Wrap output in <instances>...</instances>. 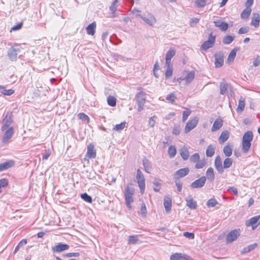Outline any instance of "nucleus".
I'll list each match as a JSON object with an SVG mask.
<instances>
[{"instance_id": "nucleus-1", "label": "nucleus", "mask_w": 260, "mask_h": 260, "mask_svg": "<svg viewBox=\"0 0 260 260\" xmlns=\"http://www.w3.org/2000/svg\"><path fill=\"white\" fill-rule=\"evenodd\" d=\"M134 189L127 185L125 188L124 197L126 206L131 208V203L134 202L133 194L134 193Z\"/></svg>"}, {"instance_id": "nucleus-2", "label": "nucleus", "mask_w": 260, "mask_h": 260, "mask_svg": "<svg viewBox=\"0 0 260 260\" xmlns=\"http://www.w3.org/2000/svg\"><path fill=\"white\" fill-rule=\"evenodd\" d=\"M136 179L141 193H143L145 188V180L144 176L140 169L137 172Z\"/></svg>"}, {"instance_id": "nucleus-3", "label": "nucleus", "mask_w": 260, "mask_h": 260, "mask_svg": "<svg viewBox=\"0 0 260 260\" xmlns=\"http://www.w3.org/2000/svg\"><path fill=\"white\" fill-rule=\"evenodd\" d=\"M216 37L213 36L212 33L210 34L207 41H205L201 45V48L204 51L207 50L209 48L212 47L215 42Z\"/></svg>"}, {"instance_id": "nucleus-4", "label": "nucleus", "mask_w": 260, "mask_h": 260, "mask_svg": "<svg viewBox=\"0 0 260 260\" xmlns=\"http://www.w3.org/2000/svg\"><path fill=\"white\" fill-rule=\"evenodd\" d=\"M145 94L143 92L138 93L136 96L137 103L138 106V110L141 112L144 109V104L145 103Z\"/></svg>"}, {"instance_id": "nucleus-5", "label": "nucleus", "mask_w": 260, "mask_h": 260, "mask_svg": "<svg viewBox=\"0 0 260 260\" xmlns=\"http://www.w3.org/2000/svg\"><path fill=\"white\" fill-rule=\"evenodd\" d=\"M260 215H257L250 218L247 220L245 222V225L247 226H251L252 230L255 229L259 224Z\"/></svg>"}, {"instance_id": "nucleus-6", "label": "nucleus", "mask_w": 260, "mask_h": 260, "mask_svg": "<svg viewBox=\"0 0 260 260\" xmlns=\"http://www.w3.org/2000/svg\"><path fill=\"white\" fill-rule=\"evenodd\" d=\"M194 76L195 73L194 71H185L183 75L178 79V81L180 82L179 81L180 80H185L186 83H189L193 80L194 78Z\"/></svg>"}, {"instance_id": "nucleus-7", "label": "nucleus", "mask_w": 260, "mask_h": 260, "mask_svg": "<svg viewBox=\"0 0 260 260\" xmlns=\"http://www.w3.org/2000/svg\"><path fill=\"white\" fill-rule=\"evenodd\" d=\"M141 18L149 26L154 25L156 22V19L151 13H148L146 16H141Z\"/></svg>"}, {"instance_id": "nucleus-8", "label": "nucleus", "mask_w": 260, "mask_h": 260, "mask_svg": "<svg viewBox=\"0 0 260 260\" xmlns=\"http://www.w3.org/2000/svg\"><path fill=\"white\" fill-rule=\"evenodd\" d=\"M206 182V177L205 176H202L191 183L190 186L192 189L201 188L204 186Z\"/></svg>"}, {"instance_id": "nucleus-9", "label": "nucleus", "mask_w": 260, "mask_h": 260, "mask_svg": "<svg viewBox=\"0 0 260 260\" xmlns=\"http://www.w3.org/2000/svg\"><path fill=\"white\" fill-rule=\"evenodd\" d=\"M198 118L197 117L189 120L185 125L184 128L185 133L187 134L189 133L191 130L193 129L197 126L198 123Z\"/></svg>"}, {"instance_id": "nucleus-10", "label": "nucleus", "mask_w": 260, "mask_h": 260, "mask_svg": "<svg viewBox=\"0 0 260 260\" xmlns=\"http://www.w3.org/2000/svg\"><path fill=\"white\" fill-rule=\"evenodd\" d=\"M13 122L12 115L11 113H8L4 118L3 120V125L2 126V130L3 131H5L9 126L12 124Z\"/></svg>"}, {"instance_id": "nucleus-11", "label": "nucleus", "mask_w": 260, "mask_h": 260, "mask_svg": "<svg viewBox=\"0 0 260 260\" xmlns=\"http://www.w3.org/2000/svg\"><path fill=\"white\" fill-rule=\"evenodd\" d=\"M240 235L239 230H234L230 232L226 236V242L231 243L237 239Z\"/></svg>"}, {"instance_id": "nucleus-12", "label": "nucleus", "mask_w": 260, "mask_h": 260, "mask_svg": "<svg viewBox=\"0 0 260 260\" xmlns=\"http://www.w3.org/2000/svg\"><path fill=\"white\" fill-rule=\"evenodd\" d=\"M171 260H192V259L186 254L181 253H175L170 256Z\"/></svg>"}, {"instance_id": "nucleus-13", "label": "nucleus", "mask_w": 260, "mask_h": 260, "mask_svg": "<svg viewBox=\"0 0 260 260\" xmlns=\"http://www.w3.org/2000/svg\"><path fill=\"white\" fill-rule=\"evenodd\" d=\"M13 133V127H9L4 133V134L3 136L2 142L3 143H7L9 140L12 138Z\"/></svg>"}, {"instance_id": "nucleus-14", "label": "nucleus", "mask_w": 260, "mask_h": 260, "mask_svg": "<svg viewBox=\"0 0 260 260\" xmlns=\"http://www.w3.org/2000/svg\"><path fill=\"white\" fill-rule=\"evenodd\" d=\"M215 65L216 68H220L223 64V55L222 53H218L215 54Z\"/></svg>"}, {"instance_id": "nucleus-15", "label": "nucleus", "mask_w": 260, "mask_h": 260, "mask_svg": "<svg viewBox=\"0 0 260 260\" xmlns=\"http://www.w3.org/2000/svg\"><path fill=\"white\" fill-rule=\"evenodd\" d=\"M189 172V170L188 168L181 169L176 172L174 174V177L176 179L183 177L187 175Z\"/></svg>"}, {"instance_id": "nucleus-16", "label": "nucleus", "mask_w": 260, "mask_h": 260, "mask_svg": "<svg viewBox=\"0 0 260 260\" xmlns=\"http://www.w3.org/2000/svg\"><path fill=\"white\" fill-rule=\"evenodd\" d=\"M96 156V151L94 146L92 144H89L87 146L86 157L88 158H93Z\"/></svg>"}, {"instance_id": "nucleus-17", "label": "nucleus", "mask_w": 260, "mask_h": 260, "mask_svg": "<svg viewBox=\"0 0 260 260\" xmlns=\"http://www.w3.org/2000/svg\"><path fill=\"white\" fill-rule=\"evenodd\" d=\"M215 167L219 173L222 174L224 172L222 165V159L220 156H217L215 159Z\"/></svg>"}, {"instance_id": "nucleus-18", "label": "nucleus", "mask_w": 260, "mask_h": 260, "mask_svg": "<svg viewBox=\"0 0 260 260\" xmlns=\"http://www.w3.org/2000/svg\"><path fill=\"white\" fill-rule=\"evenodd\" d=\"M186 205L191 209H195L197 208V202L191 196H188L186 199Z\"/></svg>"}, {"instance_id": "nucleus-19", "label": "nucleus", "mask_w": 260, "mask_h": 260, "mask_svg": "<svg viewBox=\"0 0 260 260\" xmlns=\"http://www.w3.org/2000/svg\"><path fill=\"white\" fill-rule=\"evenodd\" d=\"M69 248V246L67 244L59 243L55 247L52 248L54 252H59L63 250H68Z\"/></svg>"}, {"instance_id": "nucleus-20", "label": "nucleus", "mask_w": 260, "mask_h": 260, "mask_svg": "<svg viewBox=\"0 0 260 260\" xmlns=\"http://www.w3.org/2000/svg\"><path fill=\"white\" fill-rule=\"evenodd\" d=\"M223 125V120L221 118H217L214 121L211 128L212 132H215L219 129Z\"/></svg>"}, {"instance_id": "nucleus-21", "label": "nucleus", "mask_w": 260, "mask_h": 260, "mask_svg": "<svg viewBox=\"0 0 260 260\" xmlns=\"http://www.w3.org/2000/svg\"><path fill=\"white\" fill-rule=\"evenodd\" d=\"M214 23L215 26L218 27L222 31H225L228 28V24L221 21L220 20L214 21Z\"/></svg>"}, {"instance_id": "nucleus-22", "label": "nucleus", "mask_w": 260, "mask_h": 260, "mask_svg": "<svg viewBox=\"0 0 260 260\" xmlns=\"http://www.w3.org/2000/svg\"><path fill=\"white\" fill-rule=\"evenodd\" d=\"M164 205L166 211L169 213L171 211L172 207V199L170 197H166L164 199Z\"/></svg>"}, {"instance_id": "nucleus-23", "label": "nucleus", "mask_w": 260, "mask_h": 260, "mask_svg": "<svg viewBox=\"0 0 260 260\" xmlns=\"http://www.w3.org/2000/svg\"><path fill=\"white\" fill-rule=\"evenodd\" d=\"M96 26L95 22H93L88 25L86 28L87 34L89 35L93 36L95 33Z\"/></svg>"}, {"instance_id": "nucleus-24", "label": "nucleus", "mask_w": 260, "mask_h": 260, "mask_svg": "<svg viewBox=\"0 0 260 260\" xmlns=\"http://www.w3.org/2000/svg\"><path fill=\"white\" fill-rule=\"evenodd\" d=\"M14 165V161L12 160H9L8 161L4 162L0 164V171L8 169L12 167Z\"/></svg>"}, {"instance_id": "nucleus-25", "label": "nucleus", "mask_w": 260, "mask_h": 260, "mask_svg": "<svg viewBox=\"0 0 260 260\" xmlns=\"http://www.w3.org/2000/svg\"><path fill=\"white\" fill-rule=\"evenodd\" d=\"M253 17L252 18L251 25L257 28L259 26L260 22L259 15L258 13H254Z\"/></svg>"}, {"instance_id": "nucleus-26", "label": "nucleus", "mask_w": 260, "mask_h": 260, "mask_svg": "<svg viewBox=\"0 0 260 260\" xmlns=\"http://www.w3.org/2000/svg\"><path fill=\"white\" fill-rule=\"evenodd\" d=\"M17 50L13 48H11L8 52V56L11 60H16L17 59Z\"/></svg>"}, {"instance_id": "nucleus-27", "label": "nucleus", "mask_w": 260, "mask_h": 260, "mask_svg": "<svg viewBox=\"0 0 260 260\" xmlns=\"http://www.w3.org/2000/svg\"><path fill=\"white\" fill-rule=\"evenodd\" d=\"M118 1H113L110 7V10L111 11L112 14L111 17L117 16L116 11L117 10V7H118Z\"/></svg>"}, {"instance_id": "nucleus-28", "label": "nucleus", "mask_w": 260, "mask_h": 260, "mask_svg": "<svg viewBox=\"0 0 260 260\" xmlns=\"http://www.w3.org/2000/svg\"><path fill=\"white\" fill-rule=\"evenodd\" d=\"M229 132L228 131H223L219 138V142L220 143L225 142L229 137Z\"/></svg>"}, {"instance_id": "nucleus-29", "label": "nucleus", "mask_w": 260, "mask_h": 260, "mask_svg": "<svg viewBox=\"0 0 260 260\" xmlns=\"http://www.w3.org/2000/svg\"><path fill=\"white\" fill-rule=\"evenodd\" d=\"M180 154L184 160H187L189 157V151L185 146L180 149Z\"/></svg>"}, {"instance_id": "nucleus-30", "label": "nucleus", "mask_w": 260, "mask_h": 260, "mask_svg": "<svg viewBox=\"0 0 260 260\" xmlns=\"http://www.w3.org/2000/svg\"><path fill=\"white\" fill-rule=\"evenodd\" d=\"M206 177L211 181H213L215 178V175L214 173V170L212 168H209L208 169L206 172Z\"/></svg>"}, {"instance_id": "nucleus-31", "label": "nucleus", "mask_w": 260, "mask_h": 260, "mask_svg": "<svg viewBox=\"0 0 260 260\" xmlns=\"http://www.w3.org/2000/svg\"><path fill=\"white\" fill-rule=\"evenodd\" d=\"M215 153V147L212 144L209 145L206 151V154L207 157H212Z\"/></svg>"}, {"instance_id": "nucleus-32", "label": "nucleus", "mask_w": 260, "mask_h": 260, "mask_svg": "<svg viewBox=\"0 0 260 260\" xmlns=\"http://www.w3.org/2000/svg\"><path fill=\"white\" fill-rule=\"evenodd\" d=\"M1 92L6 95H10L14 93V90L13 89H7L6 87L3 85H0Z\"/></svg>"}, {"instance_id": "nucleus-33", "label": "nucleus", "mask_w": 260, "mask_h": 260, "mask_svg": "<svg viewBox=\"0 0 260 260\" xmlns=\"http://www.w3.org/2000/svg\"><path fill=\"white\" fill-rule=\"evenodd\" d=\"M251 143L242 140V151L244 153H247L251 147Z\"/></svg>"}, {"instance_id": "nucleus-34", "label": "nucleus", "mask_w": 260, "mask_h": 260, "mask_svg": "<svg viewBox=\"0 0 260 260\" xmlns=\"http://www.w3.org/2000/svg\"><path fill=\"white\" fill-rule=\"evenodd\" d=\"M253 139V134L251 131L246 132L243 136L242 140L246 141H249L251 143Z\"/></svg>"}, {"instance_id": "nucleus-35", "label": "nucleus", "mask_w": 260, "mask_h": 260, "mask_svg": "<svg viewBox=\"0 0 260 260\" xmlns=\"http://www.w3.org/2000/svg\"><path fill=\"white\" fill-rule=\"evenodd\" d=\"M251 12V8L245 9L241 14V17L242 19H247L249 17Z\"/></svg>"}, {"instance_id": "nucleus-36", "label": "nucleus", "mask_w": 260, "mask_h": 260, "mask_svg": "<svg viewBox=\"0 0 260 260\" xmlns=\"http://www.w3.org/2000/svg\"><path fill=\"white\" fill-rule=\"evenodd\" d=\"M238 51V49L235 48L233 50H232L231 52L230 53L228 58V61L229 62H232L234 61L236 55L237 51Z\"/></svg>"}, {"instance_id": "nucleus-37", "label": "nucleus", "mask_w": 260, "mask_h": 260, "mask_svg": "<svg viewBox=\"0 0 260 260\" xmlns=\"http://www.w3.org/2000/svg\"><path fill=\"white\" fill-rule=\"evenodd\" d=\"M228 86V84L225 82H222L220 83V93L221 94H224L226 92Z\"/></svg>"}, {"instance_id": "nucleus-38", "label": "nucleus", "mask_w": 260, "mask_h": 260, "mask_svg": "<svg viewBox=\"0 0 260 260\" xmlns=\"http://www.w3.org/2000/svg\"><path fill=\"white\" fill-rule=\"evenodd\" d=\"M257 246V243H254L253 244L247 246L246 247H245L243 249L242 253H248V252H250V251L255 249Z\"/></svg>"}, {"instance_id": "nucleus-39", "label": "nucleus", "mask_w": 260, "mask_h": 260, "mask_svg": "<svg viewBox=\"0 0 260 260\" xmlns=\"http://www.w3.org/2000/svg\"><path fill=\"white\" fill-rule=\"evenodd\" d=\"M245 105L244 100L241 98L239 101L238 107L237 109V112H242L244 109Z\"/></svg>"}, {"instance_id": "nucleus-40", "label": "nucleus", "mask_w": 260, "mask_h": 260, "mask_svg": "<svg viewBox=\"0 0 260 260\" xmlns=\"http://www.w3.org/2000/svg\"><path fill=\"white\" fill-rule=\"evenodd\" d=\"M223 152L226 156H230L232 154V148L229 145H226L223 148Z\"/></svg>"}, {"instance_id": "nucleus-41", "label": "nucleus", "mask_w": 260, "mask_h": 260, "mask_svg": "<svg viewBox=\"0 0 260 260\" xmlns=\"http://www.w3.org/2000/svg\"><path fill=\"white\" fill-rule=\"evenodd\" d=\"M153 190L155 192H158L161 188V183L160 180L155 179L153 183Z\"/></svg>"}, {"instance_id": "nucleus-42", "label": "nucleus", "mask_w": 260, "mask_h": 260, "mask_svg": "<svg viewBox=\"0 0 260 260\" xmlns=\"http://www.w3.org/2000/svg\"><path fill=\"white\" fill-rule=\"evenodd\" d=\"M176 154V149L174 146H171L168 149V154L171 158L174 157Z\"/></svg>"}, {"instance_id": "nucleus-43", "label": "nucleus", "mask_w": 260, "mask_h": 260, "mask_svg": "<svg viewBox=\"0 0 260 260\" xmlns=\"http://www.w3.org/2000/svg\"><path fill=\"white\" fill-rule=\"evenodd\" d=\"M235 37L232 36H226L223 39V43L224 44H229L234 40Z\"/></svg>"}, {"instance_id": "nucleus-44", "label": "nucleus", "mask_w": 260, "mask_h": 260, "mask_svg": "<svg viewBox=\"0 0 260 260\" xmlns=\"http://www.w3.org/2000/svg\"><path fill=\"white\" fill-rule=\"evenodd\" d=\"M176 51L174 49H170L167 52L166 55V59L171 60L172 58L175 55Z\"/></svg>"}, {"instance_id": "nucleus-45", "label": "nucleus", "mask_w": 260, "mask_h": 260, "mask_svg": "<svg viewBox=\"0 0 260 260\" xmlns=\"http://www.w3.org/2000/svg\"><path fill=\"white\" fill-rule=\"evenodd\" d=\"M107 102L109 105L114 107L116 104V99L112 96H109L107 99Z\"/></svg>"}, {"instance_id": "nucleus-46", "label": "nucleus", "mask_w": 260, "mask_h": 260, "mask_svg": "<svg viewBox=\"0 0 260 260\" xmlns=\"http://www.w3.org/2000/svg\"><path fill=\"white\" fill-rule=\"evenodd\" d=\"M143 164L144 166V167L145 168V170L147 173H149L151 171V167L150 166V164L148 161V160L146 159H144L143 161Z\"/></svg>"}, {"instance_id": "nucleus-47", "label": "nucleus", "mask_w": 260, "mask_h": 260, "mask_svg": "<svg viewBox=\"0 0 260 260\" xmlns=\"http://www.w3.org/2000/svg\"><path fill=\"white\" fill-rule=\"evenodd\" d=\"M232 160L230 158H226L223 161V169L229 168L232 165Z\"/></svg>"}, {"instance_id": "nucleus-48", "label": "nucleus", "mask_w": 260, "mask_h": 260, "mask_svg": "<svg viewBox=\"0 0 260 260\" xmlns=\"http://www.w3.org/2000/svg\"><path fill=\"white\" fill-rule=\"evenodd\" d=\"M218 203V202L214 198H212L207 201V206L208 207H213L217 205Z\"/></svg>"}, {"instance_id": "nucleus-49", "label": "nucleus", "mask_w": 260, "mask_h": 260, "mask_svg": "<svg viewBox=\"0 0 260 260\" xmlns=\"http://www.w3.org/2000/svg\"><path fill=\"white\" fill-rule=\"evenodd\" d=\"M126 122H123L120 124H116L114 127L113 130L115 131H121L125 127Z\"/></svg>"}, {"instance_id": "nucleus-50", "label": "nucleus", "mask_w": 260, "mask_h": 260, "mask_svg": "<svg viewBox=\"0 0 260 260\" xmlns=\"http://www.w3.org/2000/svg\"><path fill=\"white\" fill-rule=\"evenodd\" d=\"M138 241H139V240H138V236H137V235H134V236H129L128 242L129 244H135Z\"/></svg>"}, {"instance_id": "nucleus-51", "label": "nucleus", "mask_w": 260, "mask_h": 260, "mask_svg": "<svg viewBox=\"0 0 260 260\" xmlns=\"http://www.w3.org/2000/svg\"><path fill=\"white\" fill-rule=\"evenodd\" d=\"M205 165L206 161L204 159H199V161L197 162L195 167L196 169H202L205 166Z\"/></svg>"}, {"instance_id": "nucleus-52", "label": "nucleus", "mask_w": 260, "mask_h": 260, "mask_svg": "<svg viewBox=\"0 0 260 260\" xmlns=\"http://www.w3.org/2000/svg\"><path fill=\"white\" fill-rule=\"evenodd\" d=\"M200 159V155L198 153H196L190 157V161L194 162L199 161Z\"/></svg>"}, {"instance_id": "nucleus-53", "label": "nucleus", "mask_w": 260, "mask_h": 260, "mask_svg": "<svg viewBox=\"0 0 260 260\" xmlns=\"http://www.w3.org/2000/svg\"><path fill=\"white\" fill-rule=\"evenodd\" d=\"M82 200L89 203H91L92 201L91 197L86 193H82Z\"/></svg>"}, {"instance_id": "nucleus-54", "label": "nucleus", "mask_w": 260, "mask_h": 260, "mask_svg": "<svg viewBox=\"0 0 260 260\" xmlns=\"http://www.w3.org/2000/svg\"><path fill=\"white\" fill-rule=\"evenodd\" d=\"M173 74V68L172 67H169L167 68V69L166 70V73H165V77L166 78H169L171 77Z\"/></svg>"}, {"instance_id": "nucleus-55", "label": "nucleus", "mask_w": 260, "mask_h": 260, "mask_svg": "<svg viewBox=\"0 0 260 260\" xmlns=\"http://www.w3.org/2000/svg\"><path fill=\"white\" fill-rule=\"evenodd\" d=\"M8 184V181L7 179L3 178L0 179V192H1V188L6 186Z\"/></svg>"}, {"instance_id": "nucleus-56", "label": "nucleus", "mask_w": 260, "mask_h": 260, "mask_svg": "<svg viewBox=\"0 0 260 260\" xmlns=\"http://www.w3.org/2000/svg\"><path fill=\"white\" fill-rule=\"evenodd\" d=\"M146 212H147V209H146V205L144 203H143L141 205V213L142 214V216L143 217H145Z\"/></svg>"}, {"instance_id": "nucleus-57", "label": "nucleus", "mask_w": 260, "mask_h": 260, "mask_svg": "<svg viewBox=\"0 0 260 260\" xmlns=\"http://www.w3.org/2000/svg\"><path fill=\"white\" fill-rule=\"evenodd\" d=\"M180 132V127L179 125H174L173 129V134L175 135H178Z\"/></svg>"}, {"instance_id": "nucleus-58", "label": "nucleus", "mask_w": 260, "mask_h": 260, "mask_svg": "<svg viewBox=\"0 0 260 260\" xmlns=\"http://www.w3.org/2000/svg\"><path fill=\"white\" fill-rule=\"evenodd\" d=\"M206 1H194V6L198 8H202L206 5Z\"/></svg>"}, {"instance_id": "nucleus-59", "label": "nucleus", "mask_w": 260, "mask_h": 260, "mask_svg": "<svg viewBox=\"0 0 260 260\" xmlns=\"http://www.w3.org/2000/svg\"><path fill=\"white\" fill-rule=\"evenodd\" d=\"M190 113L191 111L189 110L183 111L182 116V121L183 122H185L186 120Z\"/></svg>"}, {"instance_id": "nucleus-60", "label": "nucleus", "mask_w": 260, "mask_h": 260, "mask_svg": "<svg viewBox=\"0 0 260 260\" xmlns=\"http://www.w3.org/2000/svg\"><path fill=\"white\" fill-rule=\"evenodd\" d=\"M249 31V27L247 26L241 27L238 31L239 34H244L247 33Z\"/></svg>"}, {"instance_id": "nucleus-61", "label": "nucleus", "mask_w": 260, "mask_h": 260, "mask_svg": "<svg viewBox=\"0 0 260 260\" xmlns=\"http://www.w3.org/2000/svg\"><path fill=\"white\" fill-rule=\"evenodd\" d=\"M156 116L151 117L149 120V125L150 127H153L155 124Z\"/></svg>"}, {"instance_id": "nucleus-62", "label": "nucleus", "mask_w": 260, "mask_h": 260, "mask_svg": "<svg viewBox=\"0 0 260 260\" xmlns=\"http://www.w3.org/2000/svg\"><path fill=\"white\" fill-rule=\"evenodd\" d=\"M183 236L185 237L186 238H187L190 239H193L194 237V234L192 233H189V232H184L183 233Z\"/></svg>"}, {"instance_id": "nucleus-63", "label": "nucleus", "mask_w": 260, "mask_h": 260, "mask_svg": "<svg viewBox=\"0 0 260 260\" xmlns=\"http://www.w3.org/2000/svg\"><path fill=\"white\" fill-rule=\"evenodd\" d=\"M176 98L173 93H170L168 95L166 99L168 101H170L172 103H173L175 102Z\"/></svg>"}, {"instance_id": "nucleus-64", "label": "nucleus", "mask_w": 260, "mask_h": 260, "mask_svg": "<svg viewBox=\"0 0 260 260\" xmlns=\"http://www.w3.org/2000/svg\"><path fill=\"white\" fill-rule=\"evenodd\" d=\"M260 64V56H257L256 58H255L253 61V64L254 67H257Z\"/></svg>"}]
</instances>
